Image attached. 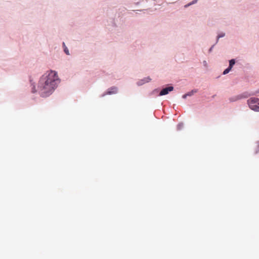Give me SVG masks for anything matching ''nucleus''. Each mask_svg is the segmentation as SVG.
<instances>
[{
    "label": "nucleus",
    "instance_id": "obj_16",
    "mask_svg": "<svg viewBox=\"0 0 259 259\" xmlns=\"http://www.w3.org/2000/svg\"><path fill=\"white\" fill-rule=\"evenodd\" d=\"M257 146L255 150V153L257 154L259 152V141L256 142Z\"/></svg>",
    "mask_w": 259,
    "mask_h": 259
},
{
    "label": "nucleus",
    "instance_id": "obj_4",
    "mask_svg": "<svg viewBox=\"0 0 259 259\" xmlns=\"http://www.w3.org/2000/svg\"><path fill=\"white\" fill-rule=\"evenodd\" d=\"M151 80V78L149 76H147L138 80L136 82V84L138 86H141L145 84L146 83L150 82Z\"/></svg>",
    "mask_w": 259,
    "mask_h": 259
},
{
    "label": "nucleus",
    "instance_id": "obj_6",
    "mask_svg": "<svg viewBox=\"0 0 259 259\" xmlns=\"http://www.w3.org/2000/svg\"><path fill=\"white\" fill-rule=\"evenodd\" d=\"M254 93H250L248 92H245L242 93V94H239L240 99L247 98L249 96L251 95H253Z\"/></svg>",
    "mask_w": 259,
    "mask_h": 259
},
{
    "label": "nucleus",
    "instance_id": "obj_2",
    "mask_svg": "<svg viewBox=\"0 0 259 259\" xmlns=\"http://www.w3.org/2000/svg\"><path fill=\"white\" fill-rule=\"evenodd\" d=\"M246 103L250 110L256 112H259V98L250 97L247 100Z\"/></svg>",
    "mask_w": 259,
    "mask_h": 259
},
{
    "label": "nucleus",
    "instance_id": "obj_9",
    "mask_svg": "<svg viewBox=\"0 0 259 259\" xmlns=\"http://www.w3.org/2000/svg\"><path fill=\"white\" fill-rule=\"evenodd\" d=\"M198 92V90L194 89L192 90L190 92H188L186 93L188 97H191L193 96L195 93H196Z\"/></svg>",
    "mask_w": 259,
    "mask_h": 259
},
{
    "label": "nucleus",
    "instance_id": "obj_8",
    "mask_svg": "<svg viewBox=\"0 0 259 259\" xmlns=\"http://www.w3.org/2000/svg\"><path fill=\"white\" fill-rule=\"evenodd\" d=\"M63 50H64V53L67 55H70L69 49H68V48L67 47V46H66V45L64 42H63Z\"/></svg>",
    "mask_w": 259,
    "mask_h": 259
},
{
    "label": "nucleus",
    "instance_id": "obj_3",
    "mask_svg": "<svg viewBox=\"0 0 259 259\" xmlns=\"http://www.w3.org/2000/svg\"><path fill=\"white\" fill-rule=\"evenodd\" d=\"M118 92V88L116 87L113 86L108 89L107 91L101 95V97H103L107 95H112L117 94Z\"/></svg>",
    "mask_w": 259,
    "mask_h": 259
},
{
    "label": "nucleus",
    "instance_id": "obj_17",
    "mask_svg": "<svg viewBox=\"0 0 259 259\" xmlns=\"http://www.w3.org/2000/svg\"><path fill=\"white\" fill-rule=\"evenodd\" d=\"M214 46H215V45H212V46H211V47L209 49V50H208V52H209V53H211V52L212 51L213 49V48H214Z\"/></svg>",
    "mask_w": 259,
    "mask_h": 259
},
{
    "label": "nucleus",
    "instance_id": "obj_18",
    "mask_svg": "<svg viewBox=\"0 0 259 259\" xmlns=\"http://www.w3.org/2000/svg\"><path fill=\"white\" fill-rule=\"evenodd\" d=\"M187 97H188V96H187V94H184V95H183L182 96V98H183V99H186V98H187Z\"/></svg>",
    "mask_w": 259,
    "mask_h": 259
},
{
    "label": "nucleus",
    "instance_id": "obj_13",
    "mask_svg": "<svg viewBox=\"0 0 259 259\" xmlns=\"http://www.w3.org/2000/svg\"><path fill=\"white\" fill-rule=\"evenodd\" d=\"M232 68L228 67L227 68H226L223 72V75H226L228 74L231 70Z\"/></svg>",
    "mask_w": 259,
    "mask_h": 259
},
{
    "label": "nucleus",
    "instance_id": "obj_7",
    "mask_svg": "<svg viewBox=\"0 0 259 259\" xmlns=\"http://www.w3.org/2000/svg\"><path fill=\"white\" fill-rule=\"evenodd\" d=\"M240 100H241V99L240 98L239 95L234 96H232V97H231L229 98V101L230 102H236V101H237Z\"/></svg>",
    "mask_w": 259,
    "mask_h": 259
},
{
    "label": "nucleus",
    "instance_id": "obj_20",
    "mask_svg": "<svg viewBox=\"0 0 259 259\" xmlns=\"http://www.w3.org/2000/svg\"><path fill=\"white\" fill-rule=\"evenodd\" d=\"M113 26H115V24L113 23Z\"/></svg>",
    "mask_w": 259,
    "mask_h": 259
},
{
    "label": "nucleus",
    "instance_id": "obj_10",
    "mask_svg": "<svg viewBox=\"0 0 259 259\" xmlns=\"http://www.w3.org/2000/svg\"><path fill=\"white\" fill-rule=\"evenodd\" d=\"M197 1H198V0H193L192 2H190L189 3L186 4V5H185L184 6V8H187L188 7H189V6L192 5L196 4L197 3Z\"/></svg>",
    "mask_w": 259,
    "mask_h": 259
},
{
    "label": "nucleus",
    "instance_id": "obj_14",
    "mask_svg": "<svg viewBox=\"0 0 259 259\" xmlns=\"http://www.w3.org/2000/svg\"><path fill=\"white\" fill-rule=\"evenodd\" d=\"M184 127V124L183 123H180L177 125V130L178 131L182 130Z\"/></svg>",
    "mask_w": 259,
    "mask_h": 259
},
{
    "label": "nucleus",
    "instance_id": "obj_12",
    "mask_svg": "<svg viewBox=\"0 0 259 259\" xmlns=\"http://www.w3.org/2000/svg\"><path fill=\"white\" fill-rule=\"evenodd\" d=\"M225 35H226V33L224 32H219L217 35L218 40H219V39L221 38L224 37L225 36Z\"/></svg>",
    "mask_w": 259,
    "mask_h": 259
},
{
    "label": "nucleus",
    "instance_id": "obj_11",
    "mask_svg": "<svg viewBox=\"0 0 259 259\" xmlns=\"http://www.w3.org/2000/svg\"><path fill=\"white\" fill-rule=\"evenodd\" d=\"M235 60L234 59H231L229 60V66L230 68H232L234 64H235Z\"/></svg>",
    "mask_w": 259,
    "mask_h": 259
},
{
    "label": "nucleus",
    "instance_id": "obj_1",
    "mask_svg": "<svg viewBox=\"0 0 259 259\" xmlns=\"http://www.w3.org/2000/svg\"><path fill=\"white\" fill-rule=\"evenodd\" d=\"M60 81L57 71L52 70H48L40 77L37 90L35 88V83L32 80L30 79L32 92L35 93L37 91L41 97H48L57 88Z\"/></svg>",
    "mask_w": 259,
    "mask_h": 259
},
{
    "label": "nucleus",
    "instance_id": "obj_15",
    "mask_svg": "<svg viewBox=\"0 0 259 259\" xmlns=\"http://www.w3.org/2000/svg\"><path fill=\"white\" fill-rule=\"evenodd\" d=\"M202 64H203V65L205 67V69H207L208 68V63H207V61L206 60L203 61Z\"/></svg>",
    "mask_w": 259,
    "mask_h": 259
},
{
    "label": "nucleus",
    "instance_id": "obj_5",
    "mask_svg": "<svg viewBox=\"0 0 259 259\" xmlns=\"http://www.w3.org/2000/svg\"><path fill=\"white\" fill-rule=\"evenodd\" d=\"M174 90V87L172 86H169L167 88H165L160 91L159 95L160 96H164L167 95L169 92H171Z\"/></svg>",
    "mask_w": 259,
    "mask_h": 259
},
{
    "label": "nucleus",
    "instance_id": "obj_21",
    "mask_svg": "<svg viewBox=\"0 0 259 259\" xmlns=\"http://www.w3.org/2000/svg\"><path fill=\"white\" fill-rule=\"evenodd\" d=\"M257 93H259V90L257 92Z\"/></svg>",
    "mask_w": 259,
    "mask_h": 259
},
{
    "label": "nucleus",
    "instance_id": "obj_19",
    "mask_svg": "<svg viewBox=\"0 0 259 259\" xmlns=\"http://www.w3.org/2000/svg\"><path fill=\"white\" fill-rule=\"evenodd\" d=\"M219 41V40H218V36H217V39H216V41H215V45Z\"/></svg>",
    "mask_w": 259,
    "mask_h": 259
}]
</instances>
